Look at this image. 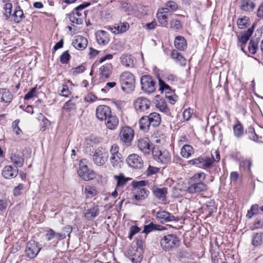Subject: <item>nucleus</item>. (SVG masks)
<instances>
[{"label": "nucleus", "instance_id": "f257e3e1", "mask_svg": "<svg viewBox=\"0 0 263 263\" xmlns=\"http://www.w3.org/2000/svg\"><path fill=\"white\" fill-rule=\"evenodd\" d=\"M181 245V239L174 233L165 234L160 240L161 248L165 252L174 251Z\"/></svg>", "mask_w": 263, "mask_h": 263}, {"label": "nucleus", "instance_id": "f03ea898", "mask_svg": "<svg viewBox=\"0 0 263 263\" xmlns=\"http://www.w3.org/2000/svg\"><path fill=\"white\" fill-rule=\"evenodd\" d=\"M121 88L124 91L129 92L133 91L135 88V77L129 71L123 72L120 77Z\"/></svg>", "mask_w": 263, "mask_h": 263}, {"label": "nucleus", "instance_id": "7ed1b4c3", "mask_svg": "<svg viewBox=\"0 0 263 263\" xmlns=\"http://www.w3.org/2000/svg\"><path fill=\"white\" fill-rule=\"evenodd\" d=\"M187 163L189 164L195 165L202 169H208L212 167L213 160L209 157L200 156L188 161Z\"/></svg>", "mask_w": 263, "mask_h": 263}, {"label": "nucleus", "instance_id": "20e7f679", "mask_svg": "<svg viewBox=\"0 0 263 263\" xmlns=\"http://www.w3.org/2000/svg\"><path fill=\"white\" fill-rule=\"evenodd\" d=\"M140 83L142 90L146 93L151 94L156 90V83L149 75H144L141 77Z\"/></svg>", "mask_w": 263, "mask_h": 263}, {"label": "nucleus", "instance_id": "39448f33", "mask_svg": "<svg viewBox=\"0 0 263 263\" xmlns=\"http://www.w3.org/2000/svg\"><path fill=\"white\" fill-rule=\"evenodd\" d=\"M108 153L102 147L97 148L92 155V160L97 166H102L107 162L108 158Z\"/></svg>", "mask_w": 263, "mask_h": 263}, {"label": "nucleus", "instance_id": "423d86ee", "mask_svg": "<svg viewBox=\"0 0 263 263\" xmlns=\"http://www.w3.org/2000/svg\"><path fill=\"white\" fill-rule=\"evenodd\" d=\"M134 136V131L130 127L124 126L121 127L119 134L120 140L126 146H130Z\"/></svg>", "mask_w": 263, "mask_h": 263}, {"label": "nucleus", "instance_id": "0eeeda50", "mask_svg": "<svg viewBox=\"0 0 263 263\" xmlns=\"http://www.w3.org/2000/svg\"><path fill=\"white\" fill-rule=\"evenodd\" d=\"M41 249V246L38 242L31 240L27 243L25 249L26 256L30 259L34 258Z\"/></svg>", "mask_w": 263, "mask_h": 263}, {"label": "nucleus", "instance_id": "6e6552de", "mask_svg": "<svg viewBox=\"0 0 263 263\" xmlns=\"http://www.w3.org/2000/svg\"><path fill=\"white\" fill-rule=\"evenodd\" d=\"M156 218L161 223L170 221L178 222L182 219L181 217H175L173 214L164 210L156 212Z\"/></svg>", "mask_w": 263, "mask_h": 263}, {"label": "nucleus", "instance_id": "1a4fd4ad", "mask_svg": "<svg viewBox=\"0 0 263 263\" xmlns=\"http://www.w3.org/2000/svg\"><path fill=\"white\" fill-rule=\"evenodd\" d=\"M79 176L84 181H89L95 177V173L93 171L89 170L88 166L81 162L78 170Z\"/></svg>", "mask_w": 263, "mask_h": 263}, {"label": "nucleus", "instance_id": "9d476101", "mask_svg": "<svg viewBox=\"0 0 263 263\" xmlns=\"http://www.w3.org/2000/svg\"><path fill=\"white\" fill-rule=\"evenodd\" d=\"M126 162L128 165L135 169H141L143 166V160L142 158L136 154H133L126 158Z\"/></svg>", "mask_w": 263, "mask_h": 263}, {"label": "nucleus", "instance_id": "9b49d317", "mask_svg": "<svg viewBox=\"0 0 263 263\" xmlns=\"http://www.w3.org/2000/svg\"><path fill=\"white\" fill-rule=\"evenodd\" d=\"M151 102L147 98L142 97L138 98L134 101V108L137 112H144L148 109Z\"/></svg>", "mask_w": 263, "mask_h": 263}, {"label": "nucleus", "instance_id": "f8f14e48", "mask_svg": "<svg viewBox=\"0 0 263 263\" xmlns=\"http://www.w3.org/2000/svg\"><path fill=\"white\" fill-rule=\"evenodd\" d=\"M111 114V108L107 105H100L96 108V117L100 121H105Z\"/></svg>", "mask_w": 263, "mask_h": 263}, {"label": "nucleus", "instance_id": "ddd939ff", "mask_svg": "<svg viewBox=\"0 0 263 263\" xmlns=\"http://www.w3.org/2000/svg\"><path fill=\"white\" fill-rule=\"evenodd\" d=\"M255 26L256 24L254 23L250 28L242 33L240 36L238 37L239 42L241 43L240 47L241 50L244 51L246 45L252 36Z\"/></svg>", "mask_w": 263, "mask_h": 263}, {"label": "nucleus", "instance_id": "4468645a", "mask_svg": "<svg viewBox=\"0 0 263 263\" xmlns=\"http://www.w3.org/2000/svg\"><path fill=\"white\" fill-rule=\"evenodd\" d=\"M137 146L139 149L144 154H150L151 152L152 145L150 141L147 137L139 139L138 141Z\"/></svg>", "mask_w": 263, "mask_h": 263}, {"label": "nucleus", "instance_id": "2eb2a0df", "mask_svg": "<svg viewBox=\"0 0 263 263\" xmlns=\"http://www.w3.org/2000/svg\"><path fill=\"white\" fill-rule=\"evenodd\" d=\"M66 16L73 24L81 25L83 23L84 16L83 13L80 11H76L74 9L71 13L66 14Z\"/></svg>", "mask_w": 263, "mask_h": 263}, {"label": "nucleus", "instance_id": "dca6fc26", "mask_svg": "<svg viewBox=\"0 0 263 263\" xmlns=\"http://www.w3.org/2000/svg\"><path fill=\"white\" fill-rule=\"evenodd\" d=\"M18 172L17 166L13 167L11 165H8L4 167L2 174L5 178L10 179L16 177Z\"/></svg>", "mask_w": 263, "mask_h": 263}, {"label": "nucleus", "instance_id": "f3484780", "mask_svg": "<svg viewBox=\"0 0 263 263\" xmlns=\"http://www.w3.org/2000/svg\"><path fill=\"white\" fill-rule=\"evenodd\" d=\"M87 43V40L85 37L81 35H78L75 37L72 44L76 49L81 50L86 47Z\"/></svg>", "mask_w": 263, "mask_h": 263}, {"label": "nucleus", "instance_id": "a211bd4d", "mask_svg": "<svg viewBox=\"0 0 263 263\" xmlns=\"http://www.w3.org/2000/svg\"><path fill=\"white\" fill-rule=\"evenodd\" d=\"M207 185L202 181L193 183L187 187V191L190 193H196L206 190Z\"/></svg>", "mask_w": 263, "mask_h": 263}, {"label": "nucleus", "instance_id": "6ab92c4d", "mask_svg": "<svg viewBox=\"0 0 263 263\" xmlns=\"http://www.w3.org/2000/svg\"><path fill=\"white\" fill-rule=\"evenodd\" d=\"M233 132L237 139H240L245 134L244 127L238 119H236V123L233 126Z\"/></svg>", "mask_w": 263, "mask_h": 263}, {"label": "nucleus", "instance_id": "aec40b11", "mask_svg": "<svg viewBox=\"0 0 263 263\" xmlns=\"http://www.w3.org/2000/svg\"><path fill=\"white\" fill-rule=\"evenodd\" d=\"M13 100V95L7 88H0V102L10 103Z\"/></svg>", "mask_w": 263, "mask_h": 263}, {"label": "nucleus", "instance_id": "412c9836", "mask_svg": "<svg viewBox=\"0 0 263 263\" xmlns=\"http://www.w3.org/2000/svg\"><path fill=\"white\" fill-rule=\"evenodd\" d=\"M99 208L98 205L93 204V206L89 208L84 214L85 217L88 220H91L99 214Z\"/></svg>", "mask_w": 263, "mask_h": 263}, {"label": "nucleus", "instance_id": "4be33fe9", "mask_svg": "<svg viewBox=\"0 0 263 263\" xmlns=\"http://www.w3.org/2000/svg\"><path fill=\"white\" fill-rule=\"evenodd\" d=\"M105 121L106 127L110 130L115 129L119 124L118 118L112 114Z\"/></svg>", "mask_w": 263, "mask_h": 263}, {"label": "nucleus", "instance_id": "5701e85b", "mask_svg": "<svg viewBox=\"0 0 263 263\" xmlns=\"http://www.w3.org/2000/svg\"><path fill=\"white\" fill-rule=\"evenodd\" d=\"M263 243V232L253 233L252 234L251 244L255 247L258 248Z\"/></svg>", "mask_w": 263, "mask_h": 263}, {"label": "nucleus", "instance_id": "b1692460", "mask_svg": "<svg viewBox=\"0 0 263 263\" xmlns=\"http://www.w3.org/2000/svg\"><path fill=\"white\" fill-rule=\"evenodd\" d=\"M112 166L115 168H120L123 165V158L122 154H116L110 157Z\"/></svg>", "mask_w": 263, "mask_h": 263}, {"label": "nucleus", "instance_id": "393cba45", "mask_svg": "<svg viewBox=\"0 0 263 263\" xmlns=\"http://www.w3.org/2000/svg\"><path fill=\"white\" fill-rule=\"evenodd\" d=\"M175 47L181 51H184L187 47V42L185 38L180 35L177 36L174 41Z\"/></svg>", "mask_w": 263, "mask_h": 263}, {"label": "nucleus", "instance_id": "a878e982", "mask_svg": "<svg viewBox=\"0 0 263 263\" xmlns=\"http://www.w3.org/2000/svg\"><path fill=\"white\" fill-rule=\"evenodd\" d=\"M46 239L47 241H50L53 239L57 240H61L64 239V235L55 232L52 229H49L46 233Z\"/></svg>", "mask_w": 263, "mask_h": 263}, {"label": "nucleus", "instance_id": "bb28decb", "mask_svg": "<svg viewBox=\"0 0 263 263\" xmlns=\"http://www.w3.org/2000/svg\"><path fill=\"white\" fill-rule=\"evenodd\" d=\"M149 119V123L151 126L154 127H158L160 125L161 121L160 115L157 112H152L148 116Z\"/></svg>", "mask_w": 263, "mask_h": 263}, {"label": "nucleus", "instance_id": "cd10ccee", "mask_svg": "<svg viewBox=\"0 0 263 263\" xmlns=\"http://www.w3.org/2000/svg\"><path fill=\"white\" fill-rule=\"evenodd\" d=\"M148 116L142 117L139 121L140 129L144 132H148L149 130L150 123Z\"/></svg>", "mask_w": 263, "mask_h": 263}, {"label": "nucleus", "instance_id": "c85d7f7f", "mask_svg": "<svg viewBox=\"0 0 263 263\" xmlns=\"http://www.w3.org/2000/svg\"><path fill=\"white\" fill-rule=\"evenodd\" d=\"M171 57L180 65L185 66L186 65L185 58L176 50L173 49L172 50Z\"/></svg>", "mask_w": 263, "mask_h": 263}, {"label": "nucleus", "instance_id": "c756f323", "mask_svg": "<svg viewBox=\"0 0 263 263\" xmlns=\"http://www.w3.org/2000/svg\"><path fill=\"white\" fill-rule=\"evenodd\" d=\"M240 8L245 11L251 12L255 7V4L250 0H241Z\"/></svg>", "mask_w": 263, "mask_h": 263}, {"label": "nucleus", "instance_id": "7c9ffc66", "mask_svg": "<svg viewBox=\"0 0 263 263\" xmlns=\"http://www.w3.org/2000/svg\"><path fill=\"white\" fill-rule=\"evenodd\" d=\"M112 65L110 63H107L104 65L102 66L100 68V74L102 77L107 79L110 77L111 73Z\"/></svg>", "mask_w": 263, "mask_h": 263}, {"label": "nucleus", "instance_id": "2f4dec72", "mask_svg": "<svg viewBox=\"0 0 263 263\" xmlns=\"http://www.w3.org/2000/svg\"><path fill=\"white\" fill-rule=\"evenodd\" d=\"M10 159L12 162L18 167H22L24 164V158L22 154L20 153H12Z\"/></svg>", "mask_w": 263, "mask_h": 263}, {"label": "nucleus", "instance_id": "473e14b6", "mask_svg": "<svg viewBox=\"0 0 263 263\" xmlns=\"http://www.w3.org/2000/svg\"><path fill=\"white\" fill-rule=\"evenodd\" d=\"M154 195L156 197H166L167 193V188L159 187L154 186L152 189Z\"/></svg>", "mask_w": 263, "mask_h": 263}, {"label": "nucleus", "instance_id": "72a5a7b5", "mask_svg": "<svg viewBox=\"0 0 263 263\" xmlns=\"http://www.w3.org/2000/svg\"><path fill=\"white\" fill-rule=\"evenodd\" d=\"M194 153V149L193 147L190 145L186 144L182 147L180 154L183 158H187Z\"/></svg>", "mask_w": 263, "mask_h": 263}, {"label": "nucleus", "instance_id": "f704fd0d", "mask_svg": "<svg viewBox=\"0 0 263 263\" xmlns=\"http://www.w3.org/2000/svg\"><path fill=\"white\" fill-rule=\"evenodd\" d=\"M120 60L121 64L126 67H133L134 65L133 58L131 55H122Z\"/></svg>", "mask_w": 263, "mask_h": 263}, {"label": "nucleus", "instance_id": "c9c22d12", "mask_svg": "<svg viewBox=\"0 0 263 263\" xmlns=\"http://www.w3.org/2000/svg\"><path fill=\"white\" fill-rule=\"evenodd\" d=\"M252 166V162L251 160L246 159L240 163L239 168L246 172L249 175L252 174L251 167Z\"/></svg>", "mask_w": 263, "mask_h": 263}, {"label": "nucleus", "instance_id": "e433bc0d", "mask_svg": "<svg viewBox=\"0 0 263 263\" xmlns=\"http://www.w3.org/2000/svg\"><path fill=\"white\" fill-rule=\"evenodd\" d=\"M250 18L244 16L241 18L238 19L237 24L240 29H243L247 28L249 25Z\"/></svg>", "mask_w": 263, "mask_h": 263}, {"label": "nucleus", "instance_id": "4c0bfd02", "mask_svg": "<svg viewBox=\"0 0 263 263\" xmlns=\"http://www.w3.org/2000/svg\"><path fill=\"white\" fill-rule=\"evenodd\" d=\"M245 133L248 136L249 139L254 141L257 142L258 140V136L256 134L255 129L252 126H250L246 130Z\"/></svg>", "mask_w": 263, "mask_h": 263}, {"label": "nucleus", "instance_id": "58836bf2", "mask_svg": "<svg viewBox=\"0 0 263 263\" xmlns=\"http://www.w3.org/2000/svg\"><path fill=\"white\" fill-rule=\"evenodd\" d=\"M157 229V224L154 223L153 222H151L148 224H145L143 227L142 233L147 235L149 233L156 231Z\"/></svg>", "mask_w": 263, "mask_h": 263}, {"label": "nucleus", "instance_id": "ea45409f", "mask_svg": "<svg viewBox=\"0 0 263 263\" xmlns=\"http://www.w3.org/2000/svg\"><path fill=\"white\" fill-rule=\"evenodd\" d=\"M258 39L250 40L249 43L248 50L251 53L254 54L256 53L258 49Z\"/></svg>", "mask_w": 263, "mask_h": 263}, {"label": "nucleus", "instance_id": "a19ab883", "mask_svg": "<svg viewBox=\"0 0 263 263\" xmlns=\"http://www.w3.org/2000/svg\"><path fill=\"white\" fill-rule=\"evenodd\" d=\"M129 27V24L127 23H123L120 25L118 24L117 26L114 27L115 31H114L115 33H121L126 31Z\"/></svg>", "mask_w": 263, "mask_h": 263}, {"label": "nucleus", "instance_id": "79ce46f5", "mask_svg": "<svg viewBox=\"0 0 263 263\" xmlns=\"http://www.w3.org/2000/svg\"><path fill=\"white\" fill-rule=\"evenodd\" d=\"M114 179L117 181V187L123 186L129 179L128 178H125L123 174L119 175H115Z\"/></svg>", "mask_w": 263, "mask_h": 263}, {"label": "nucleus", "instance_id": "37998d69", "mask_svg": "<svg viewBox=\"0 0 263 263\" xmlns=\"http://www.w3.org/2000/svg\"><path fill=\"white\" fill-rule=\"evenodd\" d=\"M106 34V31L103 30L96 33V40L99 44L105 45L107 43L106 40L104 38Z\"/></svg>", "mask_w": 263, "mask_h": 263}, {"label": "nucleus", "instance_id": "c03bdc74", "mask_svg": "<svg viewBox=\"0 0 263 263\" xmlns=\"http://www.w3.org/2000/svg\"><path fill=\"white\" fill-rule=\"evenodd\" d=\"M170 27L175 31H178L182 29L183 26L180 20L173 19L170 22Z\"/></svg>", "mask_w": 263, "mask_h": 263}, {"label": "nucleus", "instance_id": "a18cd8bd", "mask_svg": "<svg viewBox=\"0 0 263 263\" xmlns=\"http://www.w3.org/2000/svg\"><path fill=\"white\" fill-rule=\"evenodd\" d=\"M217 205L213 199H210L206 203V206L209 211V214L211 216L212 214L216 212Z\"/></svg>", "mask_w": 263, "mask_h": 263}, {"label": "nucleus", "instance_id": "49530a36", "mask_svg": "<svg viewBox=\"0 0 263 263\" xmlns=\"http://www.w3.org/2000/svg\"><path fill=\"white\" fill-rule=\"evenodd\" d=\"M143 251H138L133 256L130 257V260L133 263H141L143 258Z\"/></svg>", "mask_w": 263, "mask_h": 263}, {"label": "nucleus", "instance_id": "de8ad7c7", "mask_svg": "<svg viewBox=\"0 0 263 263\" xmlns=\"http://www.w3.org/2000/svg\"><path fill=\"white\" fill-rule=\"evenodd\" d=\"M148 181L146 180H141V181H133L131 185L132 187L135 189V190H139L141 189L142 188H144V187L147 184Z\"/></svg>", "mask_w": 263, "mask_h": 263}, {"label": "nucleus", "instance_id": "09e8293b", "mask_svg": "<svg viewBox=\"0 0 263 263\" xmlns=\"http://www.w3.org/2000/svg\"><path fill=\"white\" fill-rule=\"evenodd\" d=\"M156 106L162 112L166 113L169 111V109L168 108L166 103L164 99H160V101H159V102H157Z\"/></svg>", "mask_w": 263, "mask_h": 263}, {"label": "nucleus", "instance_id": "8fccbe9b", "mask_svg": "<svg viewBox=\"0 0 263 263\" xmlns=\"http://www.w3.org/2000/svg\"><path fill=\"white\" fill-rule=\"evenodd\" d=\"M157 17L158 22L162 26H166L167 25V16L165 14H162V12H157Z\"/></svg>", "mask_w": 263, "mask_h": 263}, {"label": "nucleus", "instance_id": "3c124183", "mask_svg": "<svg viewBox=\"0 0 263 263\" xmlns=\"http://www.w3.org/2000/svg\"><path fill=\"white\" fill-rule=\"evenodd\" d=\"M159 158H160V160H159V162L163 164H166L170 160L171 155L168 152L164 151L161 152V155H160V157Z\"/></svg>", "mask_w": 263, "mask_h": 263}, {"label": "nucleus", "instance_id": "603ef678", "mask_svg": "<svg viewBox=\"0 0 263 263\" xmlns=\"http://www.w3.org/2000/svg\"><path fill=\"white\" fill-rule=\"evenodd\" d=\"M13 17V21L16 23H19L24 17V13L22 10H15L14 13L12 14Z\"/></svg>", "mask_w": 263, "mask_h": 263}, {"label": "nucleus", "instance_id": "864d4df0", "mask_svg": "<svg viewBox=\"0 0 263 263\" xmlns=\"http://www.w3.org/2000/svg\"><path fill=\"white\" fill-rule=\"evenodd\" d=\"M5 13L3 14V16L5 17V20H7L9 18L11 15V11L12 9V5L11 3H8L5 5L4 8Z\"/></svg>", "mask_w": 263, "mask_h": 263}, {"label": "nucleus", "instance_id": "5fc2aeb1", "mask_svg": "<svg viewBox=\"0 0 263 263\" xmlns=\"http://www.w3.org/2000/svg\"><path fill=\"white\" fill-rule=\"evenodd\" d=\"M141 229L137 225L132 226L129 228V232L128 234V238L132 240L133 238L134 235L138 233Z\"/></svg>", "mask_w": 263, "mask_h": 263}, {"label": "nucleus", "instance_id": "6e6d98bb", "mask_svg": "<svg viewBox=\"0 0 263 263\" xmlns=\"http://www.w3.org/2000/svg\"><path fill=\"white\" fill-rule=\"evenodd\" d=\"M85 191L87 197L91 196L92 197L97 194V191L94 186L86 185Z\"/></svg>", "mask_w": 263, "mask_h": 263}, {"label": "nucleus", "instance_id": "4d7b16f0", "mask_svg": "<svg viewBox=\"0 0 263 263\" xmlns=\"http://www.w3.org/2000/svg\"><path fill=\"white\" fill-rule=\"evenodd\" d=\"M71 56L69 54L68 51H64L60 56V62L63 64H67L70 61Z\"/></svg>", "mask_w": 263, "mask_h": 263}, {"label": "nucleus", "instance_id": "13d9d810", "mask_svg": "<svg viewBox=\"0 0 263 263\" xmlns=\"http://www.w3.org/2000/svg\"><path fill=\"white\" fill-rule=\"evenodd\" d=\"M76 108V103L73 102L71 100H69L68 101H67L63 106V109L68 111H70L71 110H74Z\"/></svg>", "mask_w": 263, "mask_h": 263}, {"label": "nucleus", "instance_id": "bf43d9fd", "mask_svg": "<svg viewBox=\"0 0 263 263\" xmlns=\"http://www.w3.org/2000/svg\"><path fill=\"white\" fill-rule=\"evenodd\" d=\"M262 228H263V221H262L260 219L256 218L254 221L252 226H251L250 228L251 230L253 231Z\"/></svg>", "mask_w": 263, "mask_h": 263}, {"label": "nucleus", "instance_id": "052dcab7", "mask_svg": "<svg viewBox=\"0 0 263 263\" xmlns=\"http://www.w3.org/2000/svg\"><path fill=\"white\" fill-rule=\"evenodd\" d=\"M86 69L85 66L83 64L73 68L71 69L73 75L77 76L79 73H82Z\"/></svg>", "mask_w": 263, "mask_h": 263}, {"label": "nucleus", "instance_id": "680f3d73", "mask_svg": "<svg viewBox=\"0 0 263 263\" xmlns=\"http://www.w3.org/2000/svg\"><path fill=\"white\" fill-rule=\"evenodd\" d=\"M151 152L152 153L154 159L157 161L159 162V160H160V158L159 157H160V155H161L162 152L160 151L158 149V148H156L155 147L152 146Z\"/></svg>", "mask_w": 263, "mask_h": 263}, {"label": "nucleus", "instance_id": "e2e57ef3", "mask_svg": "<svg viewBox=\"0 0 263 263\" xmlns=\"http://www.w3.org/2000/svg\"><path fill=\"white\" fill-rule=\"evenodd\" d=\"M193 113V110L191 108L186 109L183 112V118L185 121H189Z\"/></svg>", "mask_w": 263, "mask_h": 263}, {"label": "nucleus", "instance_id": "0e129e2a", "mask_svg": "<svg viewBox=\"0 0 263 263\" xmlns=\"http://www.w3.org/2000/svg\"><path fill=\"white\" fill-rule=\"evenodd\" d=\"M159 90L161 91V93H163V92L164 91V89L170 90V86L160 78L159 79Z\"/></svg>", "mask_w": 263, "mask_h": 263}, {"label": "nucleus", "instance_id": "69168bd1", "mask_svg": "<svg viewBox=\"0 0 263 263\" xmlns=\"http://www.w3.org/2000/svg\"><path fill=\"white\" fill-rule=\"evenodd\" d=\"M72 231V228L71 226L67 225L65 227H64L60 234H62L64 235V238H66V236H68L70 237V234Z\"/></svg>", "mask_w": 263, "mask_h": 263}, {"label": "nucleus", "instance_id": "338daca9", "mask_svg": "<svg viewBox=\"0 0 263 263\" xmlns=\"http://www.w3.org/2000/svg\"><path fill=\"white\" fill-rule=\"evenodd\" d=\"M138 194L135 195L134 197H144L145 196H147L149 191L145 188H142L137 191Z\"/></svg>", "mask_w": 263, "mask_h": 263}, {"label": "nucleus", "instance_id": "774afa93", "mask_svg": "<svg viewBox=\"0 0 263 263\" xmlns=\"http://www.w3.org/2000/svg\"><path fill=\"white\" fill-rule=\"evenodd\" d=\"M205 174L204 173L200 172L197 174H196L194 175L193 178L194 179L195 182L198 181H202L204 180L205 178Z\"/></svg>", "mask_w": 263, "mask_h": 263}]
</instances>
